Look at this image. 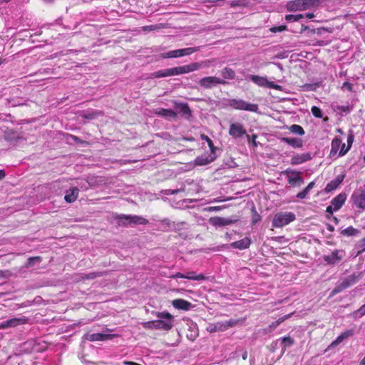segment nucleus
<instances>
[{
  "mask_svg": "<svg viewBox=\"0 0 365 365\" xmlns=\"http://www.w3.org/2000/svg\"><path fill=\"white\" fill-rule=\"evenodd\" d=\"M323 0H292L286 4V9L289 11H297L309 9L319 6Z\"/></svg>",
  "mask_w": 365,
  "mask_h": 365,
  "instance_id": "1",
  "label": "nucleus"
},
{
  "mask_svg": "<svg viewBox=\"0 0 365 365\" xmlns=\"http://www.w3.org/2000/svg\"><path fill=\"white\" fill-rule=\"evenodd\" d=\"M227 105L237 110H247L257 113H260V112L259 111V106L257 104L247 103L242 99H230L228 101Z\"/></svg>",
  "mask_w": 365,
  "mask_h": 365,
  "instance_id": "2",
  "label": "nucleus"
},
{
  "mask_svg": "<svg viewBox=\"0 0 365 365\" xmlns=\"http://www.w3.org/2000/svg\"><path fill=\"white\" fill-rule=\"evenodd\" d=\"M295 219L296 216L293 212H278L274 216L272 224L274 227H282L293 222Z\"/></svg>",
  "mask_w": 365,
  "mask_h": 365,
  "instance_id": "3",
  "label": "nucleus"
},
{
  "mask_svg": "<svg viewBox=\"0 0 365 365\" xmlns=\"http://www.w3.org/2000/svg\"><path fill=\"white\" fill-rule=\"evenodd\" d=\"M282 174L287 178L290 187H298L304 183V178L301 176V173L297 170L288 168L283 171Z\"/></svg>",
  "mask_w": 365,
  "mask_h": 365,
  "instance_id": "4",
  "label": "nucleus"
},
{
  "mask_svg": "<svg viewBox=\"0 0 365 365\" xmlns=\"http://www.w3.org/2000/svg\"><path fill=\"white\" fill-rule=\"evenodd\" d=\"M227 81L217 76L204 77L198 81L199 86L205 89H212L217 85H227Z\"/></svg>",
  "mask_w": 365,
  "mask_h": 365,
  "instance_id": "5",
  "label": "nucleus"
},
{
  "mask_svg": "<svg viewBox=\"0 0 365 365\" xmlns=\"http://www.w3.org/2000/svg\"><path fill=\"white\" fill-rule=\"evenodd\" d=\"M202 63L195 62L187 65L170 68L172 76L188 73L190 72L197 71L202 68Z\"/></svg>",
  "mask_w": 365,
  "mask_h": 365,
  "instance_id": "6",
  "label": "nucleus"
},
{
  "mask_svg": "<svg viewBox=\"0 0 365 365\" xmlns=\"http://www.w3.org/2000/svg\"><path fill=\"white\" fill-rule=\"evenodd\" d=\"M202 63L195 62L187 65L170 68L172 76L188 73L190 72L197 71L202 68Z\"/></svg>",
  "mask_w": 365,
  "mask_h": 365,
  "instance_id": "7",
  "label": "nucleus"
},
{
  "mask_svg": "<svg viewBox=\"0 0 365 365\" xmlns=\"http://www.w3.org/2000/svg\"><path fill=\"white\" fill-rule=\"evenodd\" d=\"M200 51V47H188L182 49H176L169 51L163 54V58H178L190 55L195 52Z\"/></svg>",
  "mask_w": 365,
  "mask_h": 365,
  "instance_id": "8",
  "label": "nucleus"
},
{
  "mask_svg": "<svg viewBox=\"0 0 365 365\" xmlns=\"http://www.w3.org/2000/svg\"><path fill=\"white\" fill-rule=\"evenodd\" d=\"M248 78L259 86L274 88L279 91L282 90L281 86L275 84L272 81H269L266 77L259 76L257 75H250Z\"/></svg>",
  "mask_w": 365,
  "mask_h": 365,
  "instance_id": "9",
  "label": "nucleus"
},
{
  "mask_svg": "<svg viewBox=\"0 0 365 365\" xmlns=\"http://www.w3.org/2000/svg\"><path fill=\"white\" fill-rule=\"evenodd\" d=\"M156 317L160 324V327L163 330H170L173 327L174 318L168 312H157Z\"/></svg>",
  "mask_w": 365,
  "mask_h": 365,
  "instance_id": "10",
  "label": "nucleus"
},
{
  "mask_svg": "<svg viewBox=\"0 0 365 365\" xmlns=\"http://www.w3.org/2000/svg\"><path fill=\"white\" fill-rule=\"evenodd\" d=\"M239 221L237 217L226 218L222 217H212L209 219V223L215 227H225L236 223Z\"/></svg>",
  "mask_w": 365,
  "mask_h": 365,
  "instance_id": "11",
  "label": "nucleus"
},
{
  "mask_svg": "<svg viewBox=\"0 0 365 365\" xmlns=\"http://www.w3.org/2000/svg\"><path fill=\"white\" fill-rule=\"evenodd\" d=\"M344 255L343 250H335L330 255H324L323 259L327 264L333 265L339 263L343 259Z\"/></svg>",
  "mask_w": 365,
  "mask_h": 365,
  "instance_id": "12",
  "label": "nucleus"
},
{
  "mask_svg": "<svg viewBox=\"0 0 365 365\" xmlns=\"http://www.w3.org/2000/svg\"><path fill=\"white\" fill-rule=\"evenodd\" d=\"M351 200L356 207L365 210V192L364 190L354 191L351 195Z\"/></svg>",
  "mask_w": 365,
  "mask_h": 365,
  "instance_id": "13",
  "label": "nucleus"
},
{
  "mask_svg": "<svg viewBox=\"0 0 365 365\" xmlns=\"http://www.w3.org/2000/svg\"><path fill=\"white\" fill-rule=\"evenodd\" d=\"M229 134L234 138H238L246 135V130L240 123H231Z\"/></svg>",
  "mask_w": 365,
  "mask_h": 365,
  "instance_id": "14",
  "label": "nucleus"
},
{
  "mask_svg": "<svg viewBox=\"0 0 365 365\" xmlns=\"http://www.w3.org/2000/svg\"><path fill=\"white\" fill-rule=\"evenodd\" d=\"M217 158V156H214L213 154H203L197 156L195 160L194 164L197 166L206 165L213 162Z\"/></svg>",
  "mask_w": 365,
  "mask_h": 365,
  "instance_id": "15",
  "label": "nucleus"
},
{
  "mask_svg": "<svg viewBox=\"0 0 365 365\" xmlns=\"http://www.w3.org/2000/svg\"><path fill=\"white\" fill-rule=\"evenodd\" d=\"M112 334H103V333H93L90 334L87 333L84 335V338L90 341H106L112 339Z\"/></svg>",
  "mask_w": 365,
  "mask_h": 365,
  "instance_id": "16",
  "label": "nucleus"
},
{
  "mask_svg": "<svg viewBox=\"0 0 365 365\" xmlns=\"http://www.w3.org/2000/svg\"><path fill=\"white\" fill-rule=\"evenodd\" d=\"M312 155L309 153H304L302 154H297L292 157L290 163L292 165H299L304 162L312 160Z\"/></svg>",
  "mask_w": 365,
  "mask_h": 365,
  "instance_id": "17",
  "label": "nucleus"
},
{
  "mask_svg": "<svg viewBox=\"0 0 365 365\" xmlns=\"http://www.w3.org/2000/svg\"><path fill=\"white\" fill-rule=\"evenodd\" d=\"M26 319L21 318H12L9 320L2 322L0 323V329H6L9 327H15L20 324L26 323Z\"/></svg>",
  "mask_w": 365,
  "mask_h": 365,
  "instance_id": "18",
  "label": "nucleus"
},
{
  "mask_svg": "<svg viewBox=\"0 0 365 365\" xmlns=\"http://www.w3.org/2000/svg\"><path fill=\"white\" fill-rule=\"evenodd\" d=\"M344 177V175H337L334 180H332L326 185L324 188V192L328 193L336 189L339 187V185L343 182Z\"/></svg>",
  "mask_w": 365,
  "mask_h": 365,
  "instance_id": "19",
  "label": "nucleus"
},
{
  "mask_svg": "<svg viewBox=\"0 0 365 365\" xmlns=\"http://www.w3.org/2000/svg\"><path fill=\"white\" fill-rule=\"evenodd\" d=\"M346 200V195L344 192H341L334 197L330 203L334 206L335 211H337L343 206Z\"/></svg>",
  "mask_w": 365,
  "mask_h": 365,
  "instance_id": "20",
  "label": "nucleus"
},
{
  "mask_svg": "<svg viewBox=\"0 0 365 365\" xmlns=\"http://www.w3.org/2000/svg\"><path fill=\"white\" fill-rule=\"evenodd\" d=\"M79 194V190L78 187H71L67 190L64 196V200L68 203H72L76 201Z\"/></svg>",
  "mask_w": 365,
  "mask_h": 365,
  "instance_id": "21",
  "label": "nucleus"
},
{
  "mask_svg": "<svg viewBox=\"0 0 365 365\" xmlns=\"http://www.w3.org/2000/svg\"><path fill=\"white\" fill-rule=\"evenodd\" d=\"M251 244L250 238L246 237L240 240L235 241L230 244V247L234 249H238L240 250H245L250 247Z\"/></svg>",
  "mask_w": 365,
  "mask_h": 365,
  "instance_id": "22",
  "label": "nucleus"
},
{
  "mask_svg": "<svg viewBox=\"0 0 365 365\" xmlns=\"http://www.w3.org/2000/svg\"><path fill=\"white\" fill-rule=\"evenodd\" d=\"M172 305L175 309H182L184 311H187L192 307V304L183 299H177L173 300Z\"/></svg>",
  "mask_w": 365,
  "mask_h": 365,
  "instance_id": "23",
  "label": "nucleus"
},
{
  "mask_svg": "<svg viewBox=\"0 0 365 365\" xmlns=\"http://www.w3.org/2000/svg\"><path fill=\"white\" fill-rule=\"evenodd\" d=\"M175 108L177 110L185 116L186 118H189L192 115V111L187 103H175Z\"/></svg>",
  "mask_w": 365,
  "mask_h": 365,
  "instance_id": "24",
  "label": "nucleus"
},
{
  "mask_svg": "<svg viewBox=\"0 0 365 365\" xmlns=\"http://www.w3.org/2000/svg\"><path fill=\"white\" fill-rule=\"evenodd\" d=\"M362 274L360 272L358 274H352L347 277L344 278L341 282L345 288H348L351 287V285L356 284L361 278Z\"/></svg>",
  "mask_w": 365,
  "mask_h": 365,
  "instance_id": "25",
  "label": "nucleus"
},
{
  "mask_svg": "<svg viewBox=\"0 0 365 365\" xmlns=\"http://www.w3.org/2000/svg\"><path fill=\"white\" fill-rule=\"evenodd\" d=\"M281 141L287 143L294 148H299L303 146L302 140L300 138L283 137L281 138Z\"/></svg>",
  "mask_w": 365,
  "mask_h": 365,
  "instance_id": "26",
  "label": "nucleus"
},
{
  "mask_svg": "<svg viewBox=\"0 0 365 365\" xmlns=\"http://www.w3.org/2000/svg\"><path fill=\"white\" fill-rule=\"evenodd\" d=\"M220 74L222 78L221 79L226 80H234L236 76L235 71L230 67H225L220 71Z\"/></svg>",
  "mask_w": 365,
  "mask_h": 365,
  "instance_id": "27",
  "label": "nucleus"
},
{
  "mask_svg": "<svg viewBox=\"0 0 365 365\" xmlns=\"http://www.w3.org/2000/svg\"><path fill=\"white\" fill-rule=\"evenodd\" d=\"M280 346L282 348V354H283L287 347H290L294 344V340L290 336H284L279 339Z\"/></svg>",
  "mask_w": 365,
  "mask_h": 365,
  "instance_id": "28",
  "label": "nucleus"
},
{
  "mask_svg": "<svg viewBox=\"0 0 365 365\" xmlns=\"http://www.w3.org/2000/svg\"><path fill=\"white\" fill-rule=\"evenodd\" d=\"M130 215H118L115 218L117 220L118 226H128L130 225Z\"/></svg>",
  "mask_w": 365,
  "mask_h": 365,
  "instance_id": "29",
  "label": "nucleus"
},
{
  "mask_svg": "<svg viewBox=\"0 0 365 365\" xmlns=\"http://www.w3.org/2000/svg\"><path fill=\"white\" fill-rule=\"evenodd\" d=\"M161 223L163 225H165L166 227H168L170 230H180L181 229V226L185 224L184 222H179V223H175V222H172L171 220H170L168 218L163 219L161 221Z\"/></svg>",
  "mask_w": 365,
  "mask_h": 365,
  "instance_id": "30",
  "label": "nucleus"
},
{
  "mask_svg": "<svg viewBox=\"0 0 365 365\" xmlns=\"http://www.w3.org/2000/svg\"><path fill=\"white\" fill-rule=\"evenodd\" d=\"M354 329H347L344 331H343L342 333H341V334L336 338V339L334 341V344H340L341 342H342L344 339L349 338V337H351L354 334Z\"/></svg>",
  "mask_w": 365,
  "mask_h": 365,
  "instance_id": "31",
  "label": "nucleus"
},
{
  "mask_svg": "<svg viewBox=\"0 0 365 365\" xmlns=\"http://www.w3.org/2000/svg\"><path fill=\"white\" fill-rule=\"evenodd\" d=\"M321 86L322 81H318L312 83H305L301 86V90L302 91H315Z\"/></svg>",
  "mask_w": 365,
  "mask_h": 365,
  "instance_id": "32",
  "label": "nucleus"
},
{
  "mask_svg": "<svg viewBox=\"0 0 365 365\" xmlns=\"http://www.w3.org/2000/svg\"><path fill=\"white\" fill-rule=\"evenodd\" d=\"M151 76L157 78L172 76L171 68H165L155 71L151 73Z\"/></svg>",
  "mask_w": 365,
  "mask_h": 365,
  "instance_id": "33",
  "label": "nucleus"
},
{
  "mask_svg": "<svg viewBox=\"0 0 365 365\" xmlns=\"http://www.w3.org/2000/svg\"><path fill=\"white\" fill-rule=\"evenodd\" d=\"M42 259L41 256L30 257L28 258L24 267L27 269L33 267L36 264L41 262Z\"/></svg>",
  "mask_w": 365,
  "mask_h": 365,
  "instance_id": "34",
  "label": "nucleus"
},
{
  "mask_svg": "<svg viewBox=\"0 0 365 365\" xmlns=\"http://www.w3.org/2000/svg\"><path fill=\"white\" fill-rule=\"evenodd\" d=\"M130 225H146L148 223V220L143 218L141 216L138 215H130Z\"/></svg>",
  "mask_w": 365,
  "mask_h": 365,
  "instance_id": "35",
  "label": "nucleus"
},
{
  "mask_svg": "<svg viewBox=\"0 0 365 365\" xmlns=\"http://www.w3.org/2000/svg\"><path fill=\"white\" fill-rule=\"evenodd\" d=\"M106 274V272H93L88 273V274H83V276L81 277V278L83 280H86V279L91 280V279H96L97 277L105 276Z\"/></svg>",
  "mask_w": 365,
  "mask_h": 365,
  "instance_id": "36",
  "label": "nucleus"
},
{
  "mask_svg": "<svg viewBox=\"0 0 365 365\" xmlns=\"http://www.w3.org/2000/svg\"><path fill=\"white\" fill-rule=\"evenodd\" d=\"M314 185H315V182L314 181L310 182L308 184V185L302 192H299L297 195V197L299 198V199H304V198H306L307 195L310 192V190L314 187Z\"/></svg>",
  "mask_w": 365,
  "mask_h": 365,
  "instance_id": "37",
  "label": "nucleus"
},
{
  "mask_svg": "<svg viewBox=\"0 0 365 365\" xmlns=\"http://www.w3.org/2000/svg\"><path fill=\"white\" fill-rule=\"evenodd\" d=\"M158 114L159 115L169 118H175L177 116V114L175 111H173L171 109H165V108H161L158 112Z\"/></svg>",
  "mask_w": 365,
  "mask_h": 365,
  "instance_id": "38",
  "label": "nucleus"
},
{
  "mask_svg": "<svg viewBox=\"0 0 365 365\" xmlns=\"http://www.w3.org/2000/svg\"><path fill=\"white\" fill-rule=\"evenodd\" d=\"M185 279L201 281L205 280L206 277L202 274H196L195 272H188L185 274Z\"/></svg>",
  "mask_w": 365,
  "mask_h": 365,
  "instance_id": "39",
  "label": "nucleus"
},
{
  "mask_svg": "<svg viewBox=\"0 0 365 365\" xmlns=\"http://www.w3.org/2000/svg\"><path fill=\"white\" fill-rule=\"evenodd\" d=\"M359 233V230L354 228L352 226H349L347 228L341 230V234L344 236H355Z\"/></svg>",
  "mask_w": 365,
  "mask_h": 365,
  "instance_id": "40",
  "label": "nucleus"
},
{
  "mask_svg": "<svg viewBox=\"0 0 365 365\" xmlns=\"http://www.w3.org/2000/svg\"><path fill=\"white\" fill-rule=\"evenodd\" d=\"M225 327L223 326V322H217L213 324H210L207 328V330L210 332H215L217 331H225Z\"/></svg>",
  "mask_w": 365,
  "mask_h": 365,
  "instance_id": "41",
  "label": "nucleus"
},
{
  "mask_svg": "<svg viewBox=\"0 0 365 365\" xmlns=\"http://www.w3.org/2000/svg\"><path fill=\"white\" fill-rule=\"evenodd\" d=\"M335 110L339 111L341 115L349 113L352 110V107L349 104L347 105H341V106H336Z\"/></svg>",
  "mask_w": 365,
  "mask_h": 365,
  "instance_id": "42",
  "label": "nucleus"
},
{
  "mask_svg": "<svg viewBox=\"0 0 365 365\" xmlns=\"http://www.w3.org/2000/svg\"><path fill=\"white\" fill-rule=\"evenodd\" d=\"M341 145V140L339 138L336 137L332 140L331 142V153H336L339 147Z\"/></svg>",
  "mask_w": 365,
  "mask_h": 365,
  "instance_id": "43",
  "label": "nucleus"
},
{
  "mask_svg": "<svg viewBox=\"0 0 365 365\" xmlns=\"http://www.w3.org/2000/svg\"><path fill=\"white\" fill-rule=\"evenodd\" d=\"M289 130H290V132L294 134H297L299 135H303L304 134V130L303 128L301 125L297 124L292 125L289 128Z\"/></svg>",
  "mask_w": 365,
  "mask_h": 365,
  "instance_id": "44",
  "label": "nucleus"
},
{
  "mask_svg": "<svg viewBox=\"0 0 365 365\" xmlns=\"http://www.w3.org/2000/svg\"><path fill=\"white\" fill-rule=\"evenodd\" d=\"M304 14H287L285 16V20L287 21H298L302 19H304Z\"/></svg>",
  "mask_w": 365,
  "mask_h": 365,
  "instance_id": "45",
  "label": "nucleus"
},
{
  "mask_svg": "<svg viewBox=\"0 0 365 365\" xmlns=\"http://www.w3.org/2000/svg\"><path fill=\"white\" fill-rule=\"evenodd\" d=\"M356 247L359 249L356 256L361 255L365 251V237L358 242L356 245Z\"/></svg>",
  "mask_w": 365,
  "mask_h": 365,
  "instance_id": "46",
  "label": "nucleus"
},
{
  "mask_svg": "<svg viewBox=\"0 0 365 365\" xmlns=\"http://www.w3.org/2000/svg\"><path fill=\"white\" fill-rule=\"evenodd\" d=\"M311 111L312 115L317 118H322L323 117L322 110L317 106H312L311 108Z\"/></svg>",
  "mask_w": 365,
  "mask_h": 365,
  "instance_id": "47",
  "label": "nucleus"
},
{
  "mask_svg": "<svg viewBox=\"0 0 365 365\" xmlns=\"http://www.w3.org/2000/svg\"><path fill=\"white\" fill-rule=\"evenodd\" d=\"M252 224H255L257 222L261 220V217L257 213L255 206H253L252 208Z\"/></svg>",
  "mask_w": 365,
  "mask_h": 365,
  "instance_id": "48",
  "label": "nucleus"
},
{
  "mask_svg": "<svg viewBox=\"0 0 365 365\" xmlns=\"http://www.w3.org/2000/svg\"><path fill=\"white\" fill-rule=\"evenodd\" d=\"M270 31L272 33L282 32L287 30V26L286 25H282L279 26H273L270 28Z\"/></svg>",
  "mask_w": 365,
  "mask_h": 365,
  "instance_id": "49",
  "label": "nucleus"
},
{
  "mask_svg": "<svg viewBox=\"0 0 365 365\" xmlns=\"http://www.w3.org/2000/svg\"><path fill=\"white\" fill-rule=\"evenodd\" d=\"M345 289H346L345 287L341 282L340 284H339L337 286H336L332 289V291H331V296H334V295H335V294L342 292Z\"/></svg>",
  "mask_w": 365,
  "mask_h": 365,
  "instance_id": "50",
  "label": "nucleus"
},
{
  "mask_svg": "<svg viewBox=\"0 0 365 365\" xmlns=\"http://www.w3.org/2000/svg\"><path fill=\"white\" fill-rule=\"evenodd\" d=\"M237 320H235V319H230L229 321H226L225 322H223V326L225 327V331L227 330L229 327H232L234 326H235L237 323Z\"/></svg>",
  "mask_w": 365,
  "mask_h": 365,
  "instance_id": "51",
  "label": "nucleus"
},
{
  "mask_svg": "<svg viewBox=\"0 0 365 365\" xmlns=\"http://www.w3.org/2000/svg\"><path fill=\"white\" fill-rule=\"evenodd\" d=\"M280 346L279 340V339L272 341L270 344L269 351L272 353L275 352V351L277 349V348Z\"/></svg>",
  "mask_w": 365,
  "mask_h": 365,
  "instance_id": "52",
  "label": "nucleus"
},
{
  "mask_svg": "<svg viewBox=\"0 0 365 365\" xmlns=\"http://www.w3.org/2000/svg\"><path fill=\"white\" fill-rule=\"evenodd\" d=\"M354 316L362 317L365 315V304L354 312Z\"/></svg>",
  "mask_w": 365,
  "mask_h": 365,
  "instance_id": "53",
  "label": "nucleus"
},
{
  "mask_svg": "<svg viewBox=\"0 0 365 365\" xmlns=\"http://www.w3.org/2000/svg\"><path fill=\"white\" fill-rule=\"evenodd\" d=\"M69 138L73 140V142L76 143H78V144H87V142L81 139L80 138L76 136V135H69Z\"/></svg>",
  "mask_w": 365,
  "mask_h": 365,
  "instance_id": "54",
  "label": "nucleus"
},
{
  "mask_svg": "<svg viewBox=\"0 0 365 365\" xmlns=\"http://www.w3.org/2000/svg\"><path fill=\"white\" fill-rule=\"evenodd\" d=\"M159 28H160V26L158 25H150V26H143V30L145 31H154Z\"/></svg>",
  "mask_w": 365,
  "mask_h": 365,
  "instance_id": "55",
  "label": "nucleus"
},
{
  "mask_svg": "<svg viewBox=\"0 0 365 365\" xmlns=\"http://www.w3.org/2000/svg\"><path fill=\"white\" fill-rule=\"evenodd\" d=\"M198 336L197 331H190V334H187V337L191 341H194L196 337Z\"/></svg>",
  "mask_w": 365,
  "mask_h": 365,
  "instance_id": "56",
  "label": "nucleus"
},
{
  "mask_svg": "<svg viewBox=\"0 0 365 365\" xmlns=\"http://www.w3.org/2000/svg\"><path fill=\"white\" fill-rule=\"evenodd\" d=\"M200 137H201L202 140H205L207 142L209 147L213 146L212 140L207 135H206L205 134H202Z\"/></svg>",
  "mask_w": 365,
  "mask_h": 365,
  "instance_id": "57",
  "label": "nucleus"
},
{
  "mask_svg": "<svg viewBox=\"0 0 365 365\" xmlns=\"http://www.w3.org/2000/svg\"><path fill=\"white\" fill-rule=\"evenodd\" d=\"M230 5L232 7L241 6L244 5V3L242 0H233L230 2Z\"/></svg>",
  "mask_w": 365,
  "mask_h": 365,
  "instance_id": "58",
  "label": "nucleus"
},
{
  "mask_svg": "<svg viewBox=\"0 0 365 365\" xmlns=\"http://www.w3.org/2000/svg\"><path fill=\"white\" fill-rule=\"evenodd\" d=\"M341 88L346 89L349 91H353V86L351 83L349 82H344L341 86Z\"/></svg>",
  "mask_w": 365,
  "mask_h": 365,
  "instance_id": "59",
  "label": "nucleus"
},
{
  "mask_svg": "<svg viewBox=\"0 0 365 365\" xmlns=\"http://www.w3.org/2000/svg\"><path fill=\"white\" fill-rule=\"evenodd\" d=\"M283 319H279L278 320H276L273 322L270 325L269 327L271 329H274L276 327H277L282 322H283Z\"/></svg>",
  "mask_w": 365,
  "mask_h": 365,
  "instance_id": "60",
  "label": "nucleus"
},
{
  "mask_svg": "<svg viewBox=\"0 0 365 365\" xmlns=\"http://www.w3.org/2000/svg\"><path fill=\"white\" fill-rule=\"evenodd\" d=\"M305 31H309L311 34H314L316 31L315 29H310L309 26L302 24L300 33L302 34Z\"/></svg>",
  "mask_w": 365,
  "mask_h": 365,
  "instance_id": "61",
  "label": "nucleus"
},
{
  "mask_svg": "<svg viewBox=\"0 0 365 365\" xmlns=\"http://www.w3.org/2000/svg\"><path fill=\"white\" fill-rule=\"evenodd\" d=\"M98 116V113L97 112H91V113H88L86 115H84V118H86V119H93L95 118H96Z\"/></svg>",
  "mask_w": 365,
  "mask_h": 365,
  "instance_id": "62",
  "label": "nucleus"
},
{
  "mask_svg": "<svg viewBox=\"0 0 365 365\" xmlns=\"http://www.w3.org/2000/svg\"><path fill=\"white\" fill-rule=\"evenodd\" d=\"M143 324V327L146 329H155L154 320L144 322Z\"/></svg>",
  "mask_w": 365,
  "mask_h": 365,
  "instance_id": "63",
  "label": "nucleus"
},
{
  "mask_svg": "<svg viewBox=\"0 0 365 365\" xmlns=\"http://www.w3.org/2000/svg\"><path fill=\"white\" fill-rule=\"evenodd\" d=\"M242 349H237L234 352L231 353L230 358L235 359L240 356Z\"/></svg>",
  "mask_w": 365,
  "mask_h": 365,
  "instance_id": "64",
  "label": "nucleus"
}]
</instances>
